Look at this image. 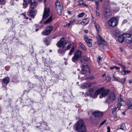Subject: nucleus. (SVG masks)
<instances>
[{"instance_id":"obj_1","label":"nucleus","mask_w":132,"mask_h":132,"mask_svg":"<svg viewBox=\"0 0 132 132\" xmlns=\"http://www.w3.org/2000/svg\"><path fill=\"white\" fill-rule=\"evenodd\" d=\"M65 40V39L64 37L61 38L56 45L58 47L62 46L63 50L66 51L69 49L71 48V43L67 41L64 43Z\"/></svg>"},{"instance_id":"obj_5","label":"nucleus","mask_w":132,"mask_h":132,"mask_svg":"<svg viewBox=\"0 0 132 132\" xmlns=\"http://www.w3.org/2000/svg\"><path fill=\"white\" fill-rule=\"evenodd\" d=\"M82 53L79 50L76 51L75 53L73 56L72 57V60L76 63H77L78 60L81 56Z\"/></svg>"},{"instance_id":"obj_4","label":"nucleus","mask_w":132,"mask_h":132,"mask_svg":"<svg viewBox=\"0 0 132 132\" xmlns=\"http://www.w3.org/2000/svg\"><path fill=\"white\" fill-rule=\"evenodd\" d=\"M126 105V103L122 99L119 97L118 99V103L116 105L115 107L112 109V113H115L120 109V107L121 106H124Z\"/></svg>"},{"instance_id":"obj_48","label":"nucleus","mask_w":132,"mask_h":132,"mask_svg":"<svg viewBox=\"0 0 132 132\" xmlns=\"http://www.w3.org/2000/svg\"><path fill=\"white\" fill-rule=\"evenodd\" d=\"M116 66H114L113 67H110V69L111 70H113L114 69H115V68H116Z\"/></svg>"},{"instance_id":"obj_32","label":"nucleus","mask_w":132,"mask_h":132,"mask_svg":"<svg viewBox=\"0 0 132 132\" xmlns=\"http://www.w3.org/2000/svg\"><path fill=\"white\" fill-rule=\"evenodd\" d=\"M110 4V2L108 1H106L105 2L104 5L105 7L108 6Z\"/></svg>"},{"instance_id":"obj_49","label":"nucleus","mask_w":132,"mask_h":132,"mask_svg":"<svg viewBox=\"0 0 132 132\" xmlns=\"http://www.w3.org/2000/svg\"><path fill=\"white\" fill-rule=\"evenodd\" d=\"M98 3L96 4V7L97 9H98L99 8V6L98 5Z\"/></svg>"},{"instance_id":"obj_55","label":"nucleus","mask_w":132,"mask_h":132,"mask_svg":"<svg viewBox=\"0 0 132 132\" xmlns=\"http://www.w3.org/2000/svg\"><path fill=\"white\" fill-rule=\"evenodd\" d=\"M84 32L86 33H87L88 32V31L87 29H85L84 30Z\"/></svg>"},{"instance_id":"obj_46","label":"nucleus","mask_w":132,"mask_h":132,"mask_svg":"<svg viewBox=\"0 0 132 132\" xmlns=\"http://www.w3.org/2000/svg\"><path fill=\"white\" fill-rule=\"evenodd\" d=\"M106 80L108 81H110V78L108 76L106 77Z\"/></svg>"},{"instance_id":"obj_2","label":"nucleus","mask_w":132,"mask_h":132,"mask_svg":"<svg viewBox=\"0 0 132 132\" xmlns=\"http://www.w3.org/2000/svg\"><path fill=\"white\" fill-rule=\"evenodd\" d=\"M76 130L78 132H86V126L82 120H79L76 123Z\"/></svg>"},{"instance_id":"obj_36","label":"nucleus","mask_w":132,"mask_h":132,"mask_svg":"<svg viewBox=\"0 0 132 132\" xmlns=\"http://www.w3.org/2000/svg\"><path fill=\"white\" fill-rule=\"evenodd\" d=\"M94 89L93 88H90L89 89L88 92L89 94H92L93 92Z\"/></svg>"},{"instance_id":"obj_22","label":"nucleus","mask_w":132,"mask_h":132,"mask_svg":"<svg viewBox=\"0 0 132 132\" xmlns=\"http://www.w3.org/2000/svg\"><path fill=\"white\" fill-rule=\"evenodd\" d=\"M55 5L56 7L57 8L58 7H60V6L63 7L62 4H61L60 2L58 1H56L55 2Z\"/></svg>"},{"instance_id":"obj_59","label":"nucleus","mask_w":132,"mask_h":132,"mask_svg":"<svg viewBox=\"0 0 132 132\" xmlns=\"http://www.w3.org/2000/svg\"><path fill=\"white\" fill-rule=\"evenodd\" d=\"M127 22V20H123V23H125Z\"/></svg>"},{"instance_id":"obj_64","label":"nucleus","mask_w":132,"mask_h":132,"mask_svg":"<svg viewBox=\"0 0 132 132\" xmlns=\"http://www.w3.org/2000/svg\"><path fill=\"white\" fill-rule=\"evenodd\" d=\"M117 63L120 65L121 63H120L119 62H117Z\"/></svg>"},{"instance_id":"obj_19","label":"nucleus","mask_w":132,"mask_h":132,"mask_svg":"<svg viewBox=\"0 0 132 132\" xmlns=\"http://www.w3.org/2000/svg\"><path fill=\"white\" fill-rule=\"evenodd\" d=\"M97 39L98 40L100 41L101 44L105 45H107V43L106 42L102 39L100 35L98 36Z\"/></svg>"},{"instance_id":"obj_13","label":"nucleus","mask_w":132,"mask_h":132,"mask_svg":"<svg viewBox=\"0 0 132 132\" xmlns=\"http://www.w3.org/2000/svg\"><path fill=\"white\" fill-rule=\"evenodd\" d=\"M36 12V11H34L33 9H31L30 11L27 12V15L34 18Z\"/></svg>"},{"instance_id":"obj_21","label":"nucleus","mask_w":132,"mask_h":132,"mask_svg":"<svg viewBox=\"0 0 132 132\" xmlns=\"http://www.w3.org/2000/svg\"><path fill=\"white\" fill-rule=\"evenodd\" d=\"M9 77H6L3 79V82L5 84H7L9 82Z\"/></svg>"},{"instance_id":"obj_30","label":"nucleus","mask_w":132,"mask_h":132,"mask_svg":"<svg viewBox=\"0 0 132 132\" xmlns=\"http://www.w3.org/2000/svg\"><path fill=\"white\" fill-rule=\"evenodd\" d=\"M120 34V31L119 30H117L114 31V34L116 36H117Z\"/></svg>"},{"instance_id":"obj_8","label":"nucleus","mask_w":132,"mask_h":132,"mask_svg":"<svg viewBox=\"0 0 132 132\" xmlns=\"http://www.w3.org/2000/svg\"><path fill=\"white\" fill-rule=\"evenodd\" d=\"M125 41L128 44L132 43V35L129 34L124 33Z\"/></svg>"},{"instance_id":"obj_50","label":"nucleus","mask_w":132,"mask_h":132,"mask_svg":"<svg viewBox=\"0 0 132 132\" xmlns=\"http://www.w3.org/2000/svg\"><path fill=\"white\" fill-rule=\"evenodd\" d=\"M106 121V120H105L104 121H103L102 122V123L100 124V126H101L103 125L104 124V123Z\"/></svg>"},{"instance_id":"obj_61","label":"nucleus","mask_w":132,"mask_h":132,"mask_svg":"<svg viewBox=\"0 0 132 132\" xmlns=\"http://www.w3.org/2000/svg\"><path fill=\"white\" fill-rule=\"evenodd\" d=\"M98 59L99 61L101 60V57L100 56H99L98 57Z\"/></svg>"},{"instance_id":"obj_42","label":"nucleus","mask_w":132,"mask_h":132,"mask_svg":"<svg viewBox=\"0 0 132 132\" xmlns=\"http://www.w3.org/2000/svg\"><path fill=\"white\" fill-rule=\"evenodd\" d=\"M113 78L115 80L119 82L120 79H119V78H118L117 77L116 78V77H114Z\"/></svg>"},{"instance_id":"obj_31","label":"nucleus","mask_w":132,"mask_h":132,"mask_svg":"<svg viewBox=\"0 0 132 132\" xmlns=\"http://www.w3.org/2000/svg\"><path fill=\"white\" fill-rule=\"evenodd\" d=\"M75 50V47H73L71 48V49L70 51V52L69 53V54L70 55H72V53H73V52Z\"/></svg>"},{"instance_id":"obj_60","label":"nucleus","mask_w":132,"mask_h":132,"mask_svg":"<svg viewBox=\"0 0 132 132\" xmlns=\"http://www.w3.org/2000/svg\"><path fill=\"white\" fill-rule=\"evenodd\" d=\"M122 68L123 69V70H125V69H126V67L124 66L122 67Z\"/></svg>"},{"instance_id":"obj_29","label":"nucleus","mask_w":132,"mask_h":132,"mask_svg":"<svg viewBox=\"0 0 132 132\" xmlns=\"http://www.w3.org/2000/svg\"><path fill=\"white\" fill-rule=\"evenodd\" d=\"M120 129H122L124 130H126V128L125 126V124L124 123H122L120 126Z\"/></svg>"},{"instance_id":"obj_34","label":"nucleus","mask_w":132,"mask_h":132,"mask_svg":"<svg viewBox=\"0 0 132 132\" xmlns=\"http://www.w3.org/2000/svg\"><path fill=\"white\" fill-rule=\"evenodd\" d=\"M79 4L80 5H86V4L85 3H84L83 0H80L79 1Z\"/></svg>"},{"instance_id":"obj_17","label":"nucleus","mask_w":132,"mask_h":132,"mask_svg":"<svg viewBox=\"0 0 132 132\" xmlns=\"http://www.w3.org/2000/svg\"><path fill=\"white\" fill-rule=\"evenodd\" d=\"M92 114L95 117H102L103 115L102 113L98 111H95Z\"/></svg>"},{"instance_id":"obj_10","label":"nucleus","mask_w":132,"mask_h":132,"mask_svg":"<svg viewBox=\"0 0 132 132\" xmlns=\"http://www.w3.org/2000/svg\"><path fill=\"white\" fill-rule=\"evenodd\" d=\"M53 29V27L52 26H49L47 27L46 29L43 31L42 32V35H49Z\"/></svg>"},{"instance_id":"obj_37","label":"nucleus","mask_w":132,"mask_h":132,"mask_svg":"<svg viewBox=\"0 0 132 132\" xmlns=\"http://www.w3.org/2000/svg\"><path fill=\"white\" fill-rule=\"evenodd\" d=\"M85 15V13L82 12L78 15V17H81Z\"/></svg>"},{"instance_id":"obj_38","label":"nucleus","mask_w":132,"mask_h":132,"mask_svg":"<svg viewBox=\"0 0 132 132\" xmlns=\"http://www.w3.org/2000/svg\"><path fill=\"white\" fill-rule=\"evenodd\" d=\"M127 103V104H132V98H130L129 99Z\"/></svg>"},{"instance_id":"obj_9","label":"nucleus","mask_w":132,"mask_h":132,"mask_svg":"<svg viewBox=\"0 0 132 132\" xmlns=\"http://www.w3.org/2000/svg\"><path fill=\"white\" fill-rule=\"evenodd\" d=\"M117 22L118 20L117 19L113 17L111 18L109 20L108 23L110 26L114 27L117 25Z\"/></svg>"},{"instance_id":"obj_44","label":"nucleus","mask_w":132,"mask_h":132,"mask_svg":"<svg viewBox=\"0 0 132 132\" xmlns=\"http://www.w3.org/2000/svg\"><path fill=\"white\" fill-rule=\"evenodd\" d=\"M115 69L117 70L118 72L120 71V68L116 66Z\"/></svg>"},{"instance_id":"obj_15","label":"nucleus","mask_w":132,"mask_h":132,"mask_svg":"<svg viewBox=\"0 0 132 132\" xmlns=\"http://www.w3.org/2000/svg\"><path fill=\"white\" fill-rule=\"evenodd\" d=\"M30 7L31 9H33L36 7L37 5V3L34 0H30Z\"/></svg>"},{"instance_id":"obj_56","label":"nucleus","mask_w":132,"mask_h":132,"mask_svg":"<svg viewBox=\"0 0 132 132\" xmlns=\"http://www.w3.org/2000/svg\"><path fill=\"white\" fill-rule=\"evenodd\" d=\"M130 72H131V71L130 70L126 71V73H127V74L128 73H130Z\"/></svg>"},{"instance_id":"obj_16","label":"nucleus","mask_w":132,"mask_h":132,"mask_svg":"<svg viewBox=\"0 0 132 132\" xmlns=\"http://www.w3.org/2000/svg\"><path fill=\"white\" fill-rule=\"evenodd\" d=\"M89 21V18H86L82 20L81 22V24L82 25H86L88 23Z\"/></svg>"},{"instance_id":"obj_7","label":"nucleus","mask_w":132,"mask_h":132,"mask_svg":"<svg viewBox=\"0 0 132 132\" xmlns=\"http://www.w3.org/2000/svg\"><path fill=\"white\" fill-rule=\"evenodd\" d=\"M115 95L113 93H111L108 96L106 99L105 103L110 104L111 102H112L115 99Z\"/></svg>"},{"instance_id":"obj_47","label":"nucleus","mask_w":132,"mask_h":132,"mask_svg":"<svg viewBox=\"0 0 132 132\" xmlns=\"http://www.w3.org/2000/svg\"><path fill=\"white\" fill-rule=\"evenodd\" d=\"M96 11V15L97 16H99L100 15V13L97 12V10Z\"/></svg>"},{"instance_id":"obj_3","label":"nucleus","mask_w":132,"mask_h":132,"mask_svg":"<svg viewBox=\"0 0 132 132\" xmlns=\"http://www.w3.org/2000/svg\"><path fill=\"white\" fill-rule=\"evenodd\" d=\"M110 90L109 89L104 90V88H102L97 89L95 92L94 95L95 97H97V96L100 93V95L99 96L100 98H102L104 97L107 96Z\"/></svg>"},{"instance_id":"obj_52","label":"nucleus","mask_w":132,"mask_h":132,"mask_svg":"<svg viewBox=\"0 0 132 132\" xmlns=\"http://www.w3.org/2000/svg\"><path fill=\"white\" fill-rule=\"evenodd\" d=\"M120 51L121 52H123V49L122 48V47H120Z\"/></svg>"},{"instance_id":"obj_43","label":"nucleus","mask_w":132,"mask_h":132,"mask_svg":"<svg viewBox=\"0 0 132 132\" xmlns=\"http://www.w3.org/2000/svg\"><path fill=\"white\" fill-rule=\"evenodd\" d=\"M24 3L23 4V5L24 6V8H26L27 7V5L28 4H26V3L24 2Z\"/></svg>"},{"instance_id":"obj_51","label":"nucleus","mask_w":132,"mask_h":132,"mask_svg":"<svg viewBox=\"0 0 132 132\" xmlns=\"http://www.w3.org/2000/svg\"><path fill=\"white\" fill-rule=\"evenodd\" d=\"M86 61L84 59V60H80V63H83V62H85Z\"/></svg>"},{"instance_id":"obj_14","label":"nucleus","mask_w":132,"mask_h":132,"mask_svg":"<svg viewBox=\"0 0 132 132\" xmlns=\"http://www.w3.org/2000/svg\"><path fill=\"white\" fill-rule=\"evenodd\" d=\"M95 83V82H85L82 85L81 87L83 88H84L86 87H90L92 86V84H94Z\"/></svg>"},{"instance_id":"obj_40","label":"nucleus","mask_w":132,"mask_h":132,"mask_svg":"<svg viewBox=\"0 0 132 132\" xmlns=\"http://www.w3.org/2000/svg\"><path fill=\"white\" fill-rule=\"evenodd\" d=\"M24 2H26V4H28L30 3V0H23Z\"/></svg>"},{"instance_id":"obj_18","label":"nucleus","mask_w":132,"mask_h":132,"mask_svg":"<svg viewBox=\"0 0 132 132\" xmlns=\"http://www.w3.org/2000/svg\"><path fill=\"white\" fill-rule=\"evenodd\" d=\"M118 40L119 42L121 43L123 42L124 40H125L124 33L118 37Z\"/></svg>"},{"instance_id":"obj_53","label":"nucleus","mask_w":132,"mask_h":132,"mask_svg":"<svg viewBox=\"0 0 132 132\" xmlns=\"http://www.w3.org/2000/svg\"><path fill=\"white\" fill-rule=\"evenodd\" d=\"M113 117L115 119H117V116L116 115H114V116H113Z\"/></svg>"},{"instance_id":"obj_26","label":"nucleus","mask_w":132,"mask_h":132,"mask_svg":"<svg viewBox=\"0 0 132 132\" xmlns=\"http://www.w3.org/2000/svg\"><path fill=\"white\" fill-rule=\"evenodd\" d=\"M48 38H45L44 42L45 43L46 45L47 46H48L50 44V41L48 40Z\"/></svg>"},{"instance_id":"obj_28","label":"nucleus","mask_w":132,"mask_h":132,"mask_svg":"<svg viewBox=\"0 0 132 132\" xmlns=\"http://www.w3.org/2000/svg\"><path fill=\"white\" fill-rule=\"evenodd\" d=\"M126 79V77H124L123 79L122 78L121 79H120L119 82H121L123 84H124L125 83Z\"/></svg>"},{"instance_id":"obj_20","label":"nucleus","mask_w":132,"mask_h":132,"mask_svg":"<svg viewBox=\"0 0 132 132\" xmlns=\"http://www.w3.org/2000/svg\"><path fill=\"white\" fill-rule=\"evenodd\" d=\"M63 9V7L60 6L57 8L56 7V10L57 14L59 15H61L62 10Z\"/></svg>"},{"instance_id":"obj_11","label":"nucleus","mask_w":132,"mask_h":132,"mask_svg":"<svg viewBox=\"0 0 132 132\" xmlns=\"http://www.w3.org/2000/svg\"><path fill=\"white\" fill-rule=\"evenodd\" d=\"M50 13V12L49 8H46L45 7L43 15V19H45L49 16Z\"/></svg>"},{"instance_id":"obj_54","label":"nucleus","mask_w":132,"mask_h":132,"mask_svg":"<svg viewBox=\"0 0 132 132\" xmlns=\"http://www.w3.org/2000/svg\"><path fill=\"white\" fill-rule=\"evenodd\" d=\"M67 13L69 15L71 14V12L70 11H68L67 12Z\"/></svg>"},{"instance_id":"obj_58","label":"nucleus","mask_w":132,"mask_h":132,"mask_svg":"<svg viewBox=\"0 0 132 132\" xmlns=\"http://www.w3.org/2000/svg\"><path fill=\"white\" fill-rule=\"evenodd\" d=\"M129 84H131L132 83V79L129 80Z\"/></svg>"},{"instance_id":"obj_57","label":"nucleus","mask_w":132,"mask_h":132,"mask_svg":"<svg viewBox=\"0 0 132 132\" xmlns=\"http://www.w3.org/2000/svg\"><path fill=\"white\" fill-rule=\"evenodd\" d=\"M95 1L96 3V4L98 3L99 0H95Z\"/></svg>"},{"instance_id":"obj_33","label":"nucleus","mask_w":132,"mask_h":132,"mask_svg":"<svg viewBox=\"0 0 132 132\" xmlns=\"http://www.w3.org/2000/svg\"><path fill=\"white\" fill-rule=\"evenodd\" d=\"M64 50H63L62 49V50L60 49H59L58 51V52L59 53H60L61 54H64L65 53V51Z\"/></svg>"},{"instance_id":"obj_35","label":"nucleus","mask_w":132,"mask_h":132,"mask_svg":"<svg viewBox=\"0 0 132 132\" xmlns=\"http://www.w3.org/2000/svg\"><path fill=\"white\" fill-rule=\"evenodd\" d=\"M127 105L129 109H132V104L128 103Z\"/></svg>"},{"instance_id":"obj_12","label":"nucleus","mask_w":132,"mask_h":132,"mask_svg":"<svg viewBox=\"0 0 132 132\" xmlns=\"http://www.w3.org/2000/svg\"><path fill=\"white\" fill-rule=\"evenodd\" d=\"M84 40L86 42L87 45L89 47H91L92 45V39L89 38L88 36L85 35H84Z\"/></svg>"},{"instance_id":"obj_39","label":"nucleus","mask_w":132,"mask_h":132,"mask_svg":"<svg viewBox=\"0 0 132 132\" xmlns=\"http://www.w3.org/2000/svg\"><path fill=\"white\" fill-rule=\"evenodd\" d=\"M22 15H23V18L25 19H28V18L27 17L26 15L25 14V13H23L22 14Z\"/></svg>"},{"instance_id":"obj_63","label":"nucleus","mask_w":132,"mask_h":132,"mask_svg":"<svg viewBox=\"0 0 132 132\" xmlns=\"http://www.w3.org/2000/svg\"><path fill=\"white\" fill-rule=\"evenodd\" d=\"M95 19L94 18H93L92 20V22H93V23H94V22L95 21Z\"/></svg>"},{"instance_id":"obj_27","label":"nucleus","mask_w":132,"mask_h":132,"mask_svg":"<svg viewBox=\"0 0 132 132\" xmlns=\"http://www.w3.org/2000/svg\"><path fill=\"white\" fill-rule=\"evenodd\" d=\"M52 19V17L51 16H50L44 22L45 24H47L51 21Z\"/></svg>"},{"instance_id":"obj_24","label":"nucleus","mask_w":132,"mask_h":132,"mask_svg":"<svg viewBox=\"0 0 132 132\" xmlns=\"http://www.w3.org/2000/svg\"><path fill=\"white\" fill-rule=\"evenodd\" d=\"M94 23L95 24V26L96 30L97 33H98L100 29L99 26L96 23L95 21L94 22Z\"/></svg>"},{"instance_id":"obj_23","label":"nucleus","mask_w":132,"mask_h":132,"mask_svg":"<svg viewBox=\"0 0 132 132\" xmlns=\"http://www.w3.org/2000/svg\"><path fill=\"white\" fill-rule=\"evenodd\" d=\"M75 21V19H72L71 20L70 22L69 23L67 24L66 26L67 27H69L71 25H72L73 24V23Z\"/></svg>"},{"instance_id":"obj_62","label":"nucleus","mask_w":132,"mask_h":132,"mask_svg":"<svg viewBox=\"0 0 132 132\" xmlns=\"http://www.w3.org/2000/svg\"><path fill=\"white\" fill-rule=\"evenodd\" d=\"M120 65L122 68L123 66H124V65L122 64V63H121L120 64Z\"/></svg>"},{"instance_id":"obj_41","label":"nucleus","mask_w":132,"mask_h":132,"mask_svg":"<svg viewBox=\"0 0 132 132\" xmlns=\"http://www.w3.org/2000/svg\"><path fill=\"white\" fill-rule=\"evenodd\" d=\"M126 70H123L121 72L122 74L123 75H125L127 74V73H126Z\"/></svg>"},{"instance_id":"obj_25","label":"nucleus","mask_w":132,"mask_h":132,"mask_svg":"<svg viewBox=\"0 0 132 132\" xmlns=\"http://www.w3.org/2000/svg\"><path fill=\"white\" fill-rule=\"evenodd\" d=\"M79 45L81 47V48L84 50H86V48L85 46L81 43H79Z\"/></svg>"},{"instance_id":"obj_6","label":"nucleus","mask_w":132,"mask_h":132,"mask_svg":"<svg viewBox=\"0 0 132 132\" xmlns=\"http://www.w3.org/2000/svg\"><path fill=\"white\" fill-rule=\"evenodd\" d=\"M80 72L81 74H84L86 76L90 74L89 69L86 64H84Z\"/></svg>"},{"instance_id":"obj_45","label":"nucleus","mask_w":132,"mask_h":132,"mask_svg":"<svg viewBox=\"0 0 132 132\" xmlns=\"http://www.w3.org/2000/svg\"><path fill=\"white\" fill-rule=\"evenodd\" d=\"M107 128L108 130V131L107 132H110V127L109 126H108L107 127Z\"/></svg>"}]
</instances>
